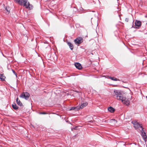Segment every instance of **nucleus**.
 I'll return each mask as SVG.
<instances>
[{"mask_svg": "<svg viewBox=\"0 0 147 147\" xmlns=\"http://www.w3.org/2000/svg\"><path fill=\"white\" fill-rule=\"evenodd\" d=\"M2 54H3V56H4V55L3 54V53H2Z\"/></svg>", "mask_w": 147, "mask_h": 147, "instance_id": "obj_28", "label": "nucleus"}, {"mask_svg": "<svg viewBox=\"0 0 147 147\" xmlns=\"http://www.w3.org/2000/svg\"><path fill=\"white\" fill-rule=\"evenodd\" d=\"M30 96V94L28 92H24L20 95V97L27 100L28 99Z\"/></svg>", "mask_w": 147, "mask_h": 147, "instance_id": "obj_4", "label": "nucleus"}, {"mask_svg": "<svg viewBox=\"0 0 147 147\" xmlns=\"http://www.w3.org/2000/svg\"><path fill=\"white\" fill-rule=\"evenodd\" d=\"M75 67L79 70L81 69L82 68L81 65L79 63H76L74 64Z\"/></svg>", "mask_w": 147, "mask_h": 147, "instance_id": "obj_10", "label": "nucleus"}, {"mask_svg": "<svg viewBox=\"0 0 147 147\" xmlns=\"http://www.w3.org/2000/svg\"><path fill=\"white\" fill-rule=\"evenodd\" d=\"M108 78H109L112 80L114 81H120L119 79H117V78L114 77H111L110 76H108Z\"/></svg>", "mask_w": 147, "mask_h": 147, "instance_id": "obj_16", "label": "nucleus"}, {"mask_svg": "<svg viewBox=\"0 0 147 147\" xmlns=\"http://www.w3.org/2000/svg\"><path fill=\"white\" fill-rule=\"evenodd\" d=\"M79 110V108L78 106L75 107H72L69 110V111L74 110L75 111H78Z\"/></svg>", "mask_w": 147, "mask_h": 147, "instance_id": "obj_14", "label": "nucleus"}, {"mask_svg": "<svg viewBox=\"0 0 147 147\" xmlns=\"http://www.w3.org/2000/svg\"><path fill=\"white\" fill-rule=\"evenodd\" d=\"M93 18L92 17H91V20H92V19Z\"/></svg>", "mask_w": 147, "mask_h": 147, "instance_id": "obj_27", "label": "nucleus"}, {"mask_svg": "<svg viewBox=\"0 0 147 147\" xmlns=\"http://www.w3.org/2000/svg\"><path fill=\"white\" fill-rule=\"evenodd\" d=\"M5 77L4 76L3 74H0V79L2 81L5 80Z\"/></svg>", "mask_w": 147, "mask_h": 147, "instance_id": "obj_18", "label": "nucleus"}, {"mask_svg": "<svg viewBox=\"0 0 147 147\" xmlns=\"http://www.w3.org/2000/svg\"><path fill=\"white\" fill-rule=\"evenodd\" d=\"M108 110L111 113H114L115 111V109L111 106H110L108 108Z\"/></svg>", "mask_w": 147, "mask_h": 147, "instance_id": "obj_12", "label": "nucleus"}, {"mask_svg": "<svg viewBox=\"0 0 147 147\" xmlns=\"http://www.w3.org/2000/svg\"><path fill=\"white\" fill-rule=\"evenodd\" d=\"M111 120H113V121H116V122H117L116 120L115 119H111Z\"/></svg>", "mask_w": 147, "mask_h": 147, "instance_id": "obj_25", "label": "nucleus"}, {"mask_svg": "<svg viewBox=\"0 0 147 147\" xmlns=\"http://www.w3.org/2000/svg\"><path fill=\"white\" fill-rule=\"evenodd\" d=\"M11 70H12V71L13 73L16 76V77H17V74L16 73V72L13 69H11Z\"/></svg>", "mask_w": 147, "mask_h": 147, "instance_id": "obj_20", "label": "nucleus"}, {"mask_svg": "<svg viewBox=\"0 0 147 147\" xmlns=\"http://www.w3.org/2000/svg\"><path fill=\"white\" fill-rule=\"evenodd\" d=\"M88 103L86 102L82 104L80 106H78V108H79V110L80 109H82L84 107L88 105Z\"/></svg>", "mask_w": 147, "mask_h": 147, "instance_id": "obj_11", "label": "nucleus"}, {"mask_svg": "<svg viewBox=\"0 0 147 147\" xmlns=\"http://www.w3.org/2000/svg\"><path fill=\"white\" fill-rule=\"evenodd\" d=\"M138 28V27H134L133 26H133H132V27H131V28Z\"/></svg>", "mask_w": 147, "mask_h": 147, "instance_id": "obj_24", "label": "nucleus"}, {"mask_svg": "<svg viewBox=\"0 0 147 147\" xmlns=\"http://www.w3.org/2000/svg\"><path fill=\"white\" fill-rule=\"evenodd\" d=\"M129 19L127 18H126L125 19V21L128 22V21Z\"/></svg>", "mask_w": 147, "mask_h": 147, "instance_id": "obj_23", "label": "nucleus"}, {"mask_svg": "<svg viewBox=\"0 0 147 147\" xmlns=\"http://www.w3.org/2000/svg\"><path fill=\"white\" fill-rule=\"evenodd\" d=\"M107 120H105V122H107Z\"/></svg>", "mask_w": 147, "mask_h": 147, "instance_id": "obj_26", "label": "nucleus"}, {"mask_svg": "<svg viewBox=\"0 0 147 147\" xmlns=\"http://www.w3.org/2000/svg\"><path fill=\"white\" fill-rule=\"evenodd\" d=\"M16 102L17 104L20 106H23V105L19 99L18 98L16 99Z\"/></svg>", "mask_w": 147, "mask_h": 147, "instance_id": "obj_13", "label": "nucleus"}, {"mask_svg": "<svg viewBox=\"0 0 147 147\" xmlns=\"http://www.w3.org/2000/svg\"><path fill=\"white\" fill-rule=\"evenodd\" d=\"M67 43L68 46L69 47L70 49L71 50H72L74 48L73 45L70 42H67Z\"/></svg>", "mask_w": 147, "mask_h": 147, "instance_id": "obj_15", "label": "nucleus"}, {"mask_svg": "<svg viewBox=\"0 0 147 147\" xmlns=\"http://www.w3.org/2000/svg\"><path fill=\"white\" fill-rule=\"evenodd\" d=\"M131 123L134 125V127L136 129H137L139 128H141L142 129V128H143L142 126V125L137 121H132Z\"/></svg>", "mask_w": 147, "mask_h": 147, "instance_id": "obj_3", "label": "nucleus"}, {"mask_svg": "<svg viewBox=\"0 0 147 147\" xmlns=\"http://www.w3.org/2000/svg\"><path fill=\"white\" fill-rule=\"evenodd\" d=\"M15 1L21 5L26 6V4L27 3L28 0H14Z\"/></svg>", "mask_w": 147, "mask_h": 147, "instance_id": "obj_5", "label": "nucleus"}, {"mask_svg": "<svg viewBox=\"0 0 147 147\" xmlns=\"http://www.w3.org/2000/svg\"><path fill=\"white\" fill-rule=\"evenodd\" d=\"M5 9L8 13L10 12V9H9V7H5Z\"/></svg>", "mask_w": 147, "mask_h": 147, "instance_id": "obj_19", "label": "nucleus"}, {"mask_svg": "<svg viewBox=\"0 0 147 147\" xmlns=\"http://www.w3.org/2000/svg\"><path fill=\"white\" fill-rule=\"evenodd\" d=\"M114 93L115 95L116 96L117 98V100H119V96H120L122 97L123 95V92L119 90H115L114 91Z\"/></svg>", "mask_w": 147, "mask_h": 147, "instance_id": "obj_2", "label": "nucleus"}, {"mask_svg": "<svg viewBox=\"0 0 147 147\" xmlns=\"http://www.w3.org/2000/svg\"><path fill=\"white\" fill-rule=\"evenodd\" d=\"M144 128H142L140 131L141 132V136L144 140L146 142L147 140V137L146 135V133L144 131Z\"/></svg>", "mask_w": 147, "mask_h": 147, "instance_id": "obj_7", "label": "nucleus"}, {"mask_svg": "<svg viewBox=\"0 0 147 147\" xmlns=\"http://www.w3.org/2000/svg\"><path fill=\"white\" fill-rule=\"evenodd\" d=\"M2 54H3V56H4V55L3 54V53H2Z\"/></svg>", "mask_w": 147, "mask_h": 147, "instance_id": "obj_29", "label": "nucleus"}, {"mask_svg": "<svg viewBox=\"0 0 147 147\" xmlns=\"http://www.w3.org/2000/svg\"><path fill=\"white\" fill-rule=\"evenodd\" d=\"M12 107L15 110H17L18 108V107L16 105V103H13V104L12 105Z\"/></svg>", "mask_w": 147, "mask_h": 147, "instance_id": "obj_17", "label": "nucleus"}, {"mask_svg": "<svg viewBox=\"0 0 147 147\" xmlns=\"http://www.w3.org/2000/svg\"><path fill=\"white\" fill-rule=\"evenodd\" d=\"M146 98H147V96H146Z\"/></svg>", "mask_w": 147, "mask_h": 147, "instance_id": "obj_30", "label": "nucleus"}, {"mask_svg": "<svg viewBox=\"0 0 147 147\" xmlns=\"http://www.w3.org/2000/svg\"><path fill=\"white\" fill-rule=\"evenodd\" d=\"M24 6L25 7L28 9L29 10H31L33 9V7L32 5L30 4L29 2L27 1V4H26V5Z\"/></svg>", "mask_w": 147, "mask_h": 147, "instance_id": "obj_8", "label": "nucleus"}, {"mask_svg": "<svg viewBox=\"0 0 147 147\" xmlns=\"http://www.w3.org/2000/svg\"><path fill=\"white\" fill-rule=\"evenodd\" d=\"M119 100H121L123 104H125L126 105L128 106L129 105L130 101L125 97L123 96L121 97L120 96H119Z\"/></svg>", "mask_w": 147, "mask_h": 147, "instance_id": "obj_1", "label": "nucleus"}, {"mask_svg": "<svg viewBox=\"0 0 147 147\" xmlns=\"http://www.w3.org/2000/svg\"><path fill=\"white\" fill-rule=\"evenodd\" d=\"M94 11H93L92 12H90L89 13V14L90 16H94L95 14L94 13Z\"/></svg>", "mask_w": 147, "mask_h": 147, "instance_id": "obj_21", "label": "nucleus"}, {"mask_svg": "<svg viewBox=\"0 0 147 147\" xmlns=\"http://www.w3.org/2000/svg\"><path fill=\"white\" fill-rule=\"evenodd\" d=\"M141 22L139 20H136L135 23V26L138 27L137 28L141 26Z\"/></svg>", "mask_w": 147, "mask_h": 147, "instance_id": "obj_9", "label": "nucleus"}, {"mask_svg": "<svg viewBox=\"0 0 147 147\" xmlns=\"http://www.w3.org/2000/svg\"><path fill=\"white\" fill-rule=\"evenodd\" d=\"M83 41V39L81 37H78L77 38L74 40V42L76 45H79L82 43Z\"/></svg>", "mask_w": 147, "mask_h": 147, "instance_id": "obj_6", "label": "nucleus"}, {"mask_svg": "<svg viewBox=\"0 0 147 147\" xmlns=\"http://www.w3.org/2000/svg\"><path fill=\"white\" fill-rule=\"evenodd\" d=\"M39 113L40 114H44V115H45V114H47V113L45 112H39Z\"/></svg>", "mask_w": 147, "mask_h": 147, "instance_id": "obj_22", "label": "nucleus"}]
</instances>
